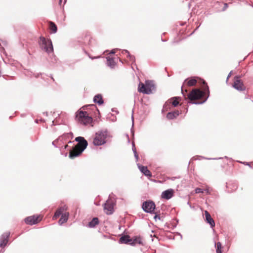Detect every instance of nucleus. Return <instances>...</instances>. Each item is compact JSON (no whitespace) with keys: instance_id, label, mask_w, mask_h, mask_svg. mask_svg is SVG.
Listing matches in <instances>:
<instances>
[{"instance_id":"nucleus-5","label":"nucleus","mask_w":253,"mask_h":253,"mask_svg":"<svg viewBox=\"0 0 253 253\" xmlns=\"http://www.w3.org/2000/svg\"><path fill=\"white\" fill-rule=\"evenodd\" d=\"M155 89V85L151 81H146L145 84L139 83L138 86V91L146 94H150L152 93V90Z\"/></svg>"},{"instance_id":"nucleus-30","label":"nucleus","mask_w":253,"mask_h":253,"mask_svg":"<svg viewBox=\"0 0 253 253\" xmlns=\"http://www.w3.org/2000/svg\"><path fill=\"white\" fill-rule=\"evenodd\" d=\"M133 111H132V114L131 116V121H132V126L131 128V132L132 133V135H134V131L133 130V126H134V118L133 115Z\"/></svg>"},{"instance_id":"nucleus-59","label":"nucleus","mask_w":253,"mask_h":253,"mask_svg":"<svg viewBox=\"0 0 253 253\" xmlns=\"http://www.w3.org/2000/svg\"><path fill=\"white\" fill-rule=\"evenodd\" d=\"M67 155V153H66L65 156H66Z\"/></svg>"},{"instance_id":"nucleus-55","label":"nucleus","mask_w":253,"mask_h":253,"mask_svg":"<svg viewBox=\"0 0 253 253\" xmlns=\"http://www.w3.org/2000/svg\"><path fill=\"white\" fill-rule=\"evenodd\" d=\"M68 143H72V142L71 141H69L68 142Z\"/></svg>"},{"instance_id":"nucleus-41","label":"nucleus","mask_w":253,"mask_h":253,"mask_svg":"<svg viewBox=\"0 0 253 253\" xmlns=\"http://www.w3.org/2000/svg\"><path fill=\"white\" fill-rule=\"evenodd\" d=\"M181 93L182 94V95L185 97L186 96V94H185V93L184 92V91H183V85L181 86Z\"/></svg>"},{"instance_id":"nucleus-12","label":"nucleus","mask_w":253,"mask_h":253,"mask_svg":"<svg viewBox=\"0 0 253 253\" xmlns=\"http://www.w3.org/2000/svg\"><path fill=\"white\" fill-rule=\"evenodd\" d=\"M137 166L139 170L145 176L151 177L152 176L151 171L148 169L146 166H144L140 164H137Z\"/></svg>"},{"instance_id":"nucleus-48","label":"nucleus","mask_w":253,"mask_h":253,"mask_svg":"<svg viewBox=\"0 0 253 253\" xmlns=\"http://www.w3.org/2000/svg\"><path fill=\"white\" fill-rule=\"evenodd\" d=\"M204 191H206L208 194H210V192H209L208 190H207V189H206H206H204Z\"/></svg>"},{"instance_id":"nucleus-4","label":"nucleus","mask_w":253,"mask_h":253,"mask_svg":"<svg viewBox=\"0 0 253 253\" xmlns=\"http://www.w3.org/2000/svg\"><path fill=\"white\" fill-rule=\"evenodd\" d=\"M39 44L40 48L48 54L53 52V47L50 39H46L41 36L40 38Z\"/></svg>"},{"instance_id":"nucleus-53","label":"nucleus","mask_w":253,"mask_h":253,"mask_svg":"<svg viewBox=\"0 0 253 253\" xmlns=\"http://www.w3.org/2000/svg\"><path fill=\"white\" fill-rule=\"evenodd\" d=\"M38 122H39V120H35V122H36V123H38Z\"/></svg>"},{"instance_id":"nucleus-14","label":"nucleus","mask_w":253,"mask_h":253,"mask_svg":"<svg viewBox=\"0 0 253 253\" xmlns=\"http://www.w3.org/2000/svg\"><path fill=\"white\" fill-rule=\"evenodd\" d=\"M73 137V134L72 132L64 133L62 135L60 136L57 138V141H59L62 143H64V142L67 141L68 139L70 137L72 138Z\"/></svg>"},{"instance_id":"nucleus-54","label":"nucleus","mask_w":253,"mask_h":253,"mask_svg":"<svg viewBox=\"0 0 253 253\" xmlns=\"http://www.w3.org/2000/svg\"><path fill=\"white\" fill-rule=\"evenodd\" d=\"M246 165H248V166H250V164H249V163H247H247H246Z\"/></svg>"},{"instance_id":"nucleus-36","label":"nucleus","mask_w":253,"mask_h":253,"mask_svg":"<svg viewBox=\"0 0 253 253\" xmlns=\"http://www.w3.org/2000/svg\"><path fill=\"white\" fill-rule=\"evenodd\" d=\"M172 112L173 113V114L176 118L177 117H178L180 114V112L178 110H175V111H172Z\"/></svg>"},{"instance_id":"nucleus-51","label":"nucleus","mask_w":253,"mask_h":253,"mask_svg":"<svg viewBox=\"0 0 253 253\" xmlns=\"http://www.w3.org/2000/svg\"><path fill=\"white\" fill-rule=\"evenodd\" d=\"M1 48L2 49H3V47H2L1 43H0V48Z\"/></svg>"},{"instance_id":"nucleus-58","label":"nucleus","mask_w":253,"mask_h":253,"mask_svg":"<svg viewBox=\"0 0 253 253\" xmlns=\"http://www.w3.org/2000/svg\"><path fill=\"white\" fill-rule=\"evenodd\" d=\"M199 26H198V27H197V28L195 29V30H196L197 29H198V28H199Z\"/></svg>"},{"instance_id":"nucleus-11","label":"nucleus","mask_w":253,"mask_h":253,"mask_svg":"<svg viewBox=\"0 0 253 253\" xmlns=\"http://www.w3.org/2000/svg\"><path fill=\"white\" fill-rule=\"evenodd\" d=\"M174 190L172 189H169L162 193L161 198L166 200H169L174 195Z\"/></svg>"},{"instance_id":"nucleus-16","label":"nucleus","mask_w":253,"mask_h":253,"mask_svg":"<svg viewBox=\"0 0 253 253\" xmlns=\"http://www.w3.org/2000/svg\"><path fill=\"white\" fill-rule=\"evenodd\" d=\"M136 244L143 245L142 239L140 236H134L133 238L131 239L130 245L133 246Z\"/></svg>"},{"instance_id":"nucleus-26","label":"nucleus","mask_w":253,"mask_h":253,"mask_svg":"<svg viewBox=\"0 0 253 253\" xmlns=\"http://www.w3.org/2000/svg\"><path fill=\"white\" fill-rule=\"evenodd\" d=\"M65 209L64 207H60L55 212L54 215V218H57L60 215H61L62 214L63 211H64Z\"/></svg>"},{"instance_id":"nucleus-56","label":"nucleus","mask_w":253,"mask_h":253,"mask_svg":"<svg viewBox=\"0 0 253 253\" xmlns=\"http://www.w3.org/2000/svg\"><path fill=\"white\" fill-rule=\"evenodd\" d=\"M40 121H41V122H43V121H43V120H42V119H40Z\"/></svg>"},{"instance_id":"nucleus-24","label":"nucleus","mask_w":253,"mask_h":253,"mask_svg":"<svg viewBox=\"0 0 253 253\" xmlns=\"http://www.w3.org/2000/svg\"><path fill=\"white\" fill-rule=\"evenodd\" d=\"M122 53H126L127 54V57L129 59V60L132 61L133 63H135V57L134 55H131L129 52L126 50L124 49L122 51Z\"/></svg>"},{"instance_id":"nucleus-64","label":"nucleus","mask_w":253,"mask_h":253,"mask_svg":"<svg viewBox=\"0 0 253 253\" xmlns=\"http://www.w3.org/2000/svg\"><path fill=\"white\" fill-rule=\"evenodd\" d=\"M185 91L186 93L187 92V90H185Z\"/></svg>"},{"instance_id":"nucleus-15","label":"nucleus","mask_w":253,"mask_h":253,"mask_svg":"<svg viewBox=\"0 0 253 253\" xmlns=\"http://www.w3.org/2000/svg\"><path fill=\"white\" fill-rule=\"evenodd\" d=\"M131 239L128 235H123L119 239V243L120 244H125L130 245Z\"/></svg>"},{"instance_id":"nucleus-32","label":"nucleus","mask_w":253,"mask_h":253,"mask_svg":"<svg viewBox=\"0 0 253 253\" xmlns=\"http://www.w3.org/2000/svg\"><path fill=\"white\" fill-rule=\"evenodd\" d=\"M153 213L155 214V216L154 217V219L155 220H157V219H158V220H161V218L160 215L158 214L157 213V212H154V213Z\"/></svg>"},{"instance_id":"nucleus-23","label":"nucleus","mask_w":253,"mask_h":253,"mask_svg":"<svg viewBox=\"0 0 253 253\" xmlns=\"http://www.w3.org/2000/svg\"><path fill=\"white\" fill-rule=\"evenodd\" d=\"M92 118L91 117H89L87 114L85 117V118L83 120V121H82L80 123L85 125L91 123L92 122Z\"/></svg>"},{"instance_id":"nucleus-33","label":"nucleus","mask_w":253,"mask_h":253,"mask_svg":"<svg viewBox=\"0 0 253 253\" xmlns=\"http://www.w3.org/2000/svg\"><path fill=\"white\" fill-rule=\"evenodd\" d=\"M204 190L200 188H197L195 189L196 193H204Z\"/></svg>"},{"instance_id":"nucleus-39","label":"nucleus","mask_w":253,"mask_h":253,"mask_svg":"<svg viewBox=\"0 0 253 253\" xmlns=\"http://www.w3.org/2000/svg\"><path fill=\"white\" fill-rule=\"evenodd\" d=\"M132 150L133 152L135 150H136V149L135 148V144H134V142L132 143Z\"/></svg>"},{"instance_id":"nucleus-35","label":"nucleus","mask_w":253,"mask_h":253,"mask_svg":"<svg viewBox=\"0 0 253 253\" xmlns=\"http://www.w3.org/2000/svg\"><path fill=\"white\" fill-rule=\"evenodd\" d=\"M200 157L202 159H207V160H219V159H222V158H221V157L216 158H205V157H202V156H200Z\"/></svg>"},{"instance_id":"nucleus-47","label":"nucleus","mask_w":253,"mask_h":253,"mask_svg":"<svg viewBox=\"0 0 253 253\" xmlns=\"http://www.w3.org/2000/svg\"><path fill=\"white\" fill-rule=\"evenodd\" d=\"M187 205H189L190 207L191 208H192V206H191V205H190V203L189 202H187Z\"/></svg>"},{"instance_id":"nucleus-18","label":"nucleus","mask_w":253,"mask_h":253,"mask_svg":"<svg viewBox=\"0 0 253 253\" xmlns=\"http://www.w3.org/2000/svg\"><path fill=\"white\" fill-rule=\"evenodd\" d=\"M69 213L66 212L61 215L60 219L58 221V223L60 225H62L63 223L66 222L68 219Z\"/></svg>"},{"instance_id":"nucleus-7","label":"nucleus","mask_w":253,"mask_h":253,"mask_svg":"<svg viewBox=\"0 0 253 253\" xmlns=\"http://www.w3.org/2000/svg\"><path fill=\"white\" fill-rule=\"evenodd\" d=\"M115 205V202L109 197L104 204V210L105 213L108 215L113 214L114 211V207Z\"/></svg>"},{"instance_id":"nucleus-37","label":"nucleus","mask_w":253,"mask_h":253,"mask_svg":"<svg viewBox=\"0 0 253 253\" xmlns=\"http://www.w3.org/2000/svg\"><path fill=\"white\" fill-rule=\"evenodd\" d=\"M58 142H59V141H57V139H56L55 140L52 142V144L55 147H57V146L56 145V143Z\"/></svg>"},{"instance_id":"nucleus-27","label":"nucleus","mask_w":253,"mask_h":253,"mask_svg":"<svg viewBox=\"0 0 253 253\" xmlns=\"http://www.w3.org/2000/svg\"><path fill=\"white\" fill-rule=\"evenodd\" d=\"M215 247L216 248V253H222L221 250V244L218 242L216 244H215Z\"/></svg>"},{"instance_id":"nucleus-10","label":"nucleus","mask_w":253,"mask_h":253,"mask_svg":"<svg viewBox=\"0 0 253 253\" xmlns=\"http://www.w3.org/2000/svg\"><path fill=\"white\" fill-rule=\"evenodd\" d=\"M38 215H34L33 216H28L25 218V222L28 225H33L37 224L38 222Z\"/></svg>"},{"instance_id":"nucleus-43","label":"nucleus","mask_w":253,"mask_h":253,"mask_svg":"<svg viewBox=\"0 0 253 253\" xmlns=\"http://www.w3.org/2000/svg\"><path fill=\"white\" fill-rule=\"evenodd\" d=\"M133 152V154H134V156H137V155H138L137 154V153L136 150L134 151Z\"/></svg>"},{"instance_id":"nucleus-52","label":"nucleus","mask_w":253,"mask_h":253,"mask_svg":"<svg viewBox=\"0 0 253 253\" xmlns=\"http://www.w3.org/2000/svg\"><path fill=\"white\" fill-rule=\"evenodd\" d=\"M62 0H59V4H61V2H62Z\"/></svg>"},{"instance_id":"nucleus-9","label":"nucleus","mask_w":253,"mask_h":253,"mask_svg":"<svg viewBox=\"0 0 253 253\" xmlns=\"http://www.w3.org/2000/svg\"><path fill=\"white\" fill-rule=\"evenodd\" d=\"M10 232H6L3 233L0 237V247L1 248L5 247L8 242Z\"/></svg>"},{"instance_id":"nucleus-6","label":"nucleus","mask_w":253,"mask_h":253,"mask_svg":"<svg viewBox=\"0 0 253 253\" xmlns=\"http://www.w3.org/2000/svg\"><path fill=\"white\" fill-rule=\"evenodd\" d=\"M155 208V204L151 200H147L144 202L142 205V209L146 213L151 214L154 213Z\"/></svg>"},{"instance_id":"nucleus-38","label":"nucleus","mask_w":253,"mask_h":253,"mask_svg":"<svg viewBox=\"0 0 253 253\" xmlns=\"http://www.w3.org/2000/svg\"><path fill=\"white\" fill-rule=\"evenodd\" d=\"M232 71H230V73H229V74L228 75V76L227 77V78H226V82H228L229 79L231 77V76L232 75Z\"/></svg>"},{"instance_id":"nucleus-29","label":"nucleus","mask_w":253,"mask_h":253,"mask_svg":"<svg viewBox=\"0 0 253 253\" xmlns=\"http://www.w3.org/2000/svg\"><path fill=\"white\" fill-rule=\"evenodd\" d=\"M166 117L169 120H173V119L176 118V117H175V116L172 112H169L167 114Z\"/></svg>"},{"instance_id":"nucleus-8","label":"nucleus","mask_w":253,"mask_h":253,"mask_svg":"<svg viewBox=\"0 0 253 253\" xmlns=\"http://www.w3.org/2000/svg\"><path fill=\"white\" fill-rule=\"evenodd\" d=\"M240 77L236 76L235 77V81L233 84V87L238 91H244L246 90V87L243 82L240 79Z\"/></svg>"},{"instance_id":"nucleus-63","label":"nucleus","mask_w":253,"mask_h":253,"mask_svg":"<svg viewBox=\"0 0 253 253\" xmlns=\"http://www.w3.org/2000/svg\"><path fill=\"white\" fill-rule=\"evenodd\" d=\"M112 111H115V110H114V109H112Z\"/></svg>"},{"instance_id":"nucleus-45","label":"nucleus","mask_w":253,"mask_h":253,"mask_svg":"<svg viewBox=\"0 0 253 253\" xmlns=\"http://www.w3.org/2000/svg\"><path fill=\"white\" fill-rule=\"evenodd\" d=\"M68 147H69V146H68V145H64V146H63V148H64V149H67Z\"/></svg>"},{"instance_id":"nucleus-22","label":"nucleus","mask_w":253,"mask_h":253,"mask_svg":"<svg viewBox=\"0 0 253 253\" xmlns=\"http://www.w3.org/2000/svg\"><path fill=\"white\" fill-rule=\"evenodd\" d=\"M107 65L111 69H114L116 66V63L113 58L107 57Z\"/></svg>"},{"instance_id":"nucleus-31","label":"nucleus","mask_w":253,"mask_h":253,"mask_svg":"<svg viewBox=\"0 0 253 253\" xmlns=\"http://www.w3.org/2000/svg\"><path fill=\"white\" fill-rule=\"evenodd\" d=\"M57 58H56L55 55H54V54H52V56L51 57V62H52L53 63H57Z\"/></svg>"},{"instance_id":"nucleus-28","label":"nucleus","mask_w":253,"mask_h":253,"mask_svg":"<svg viewBox=\"0 0 253 253\" xmlns=\"http://www.w3.org/2000/svg\"><path fill=\"white\" fill-rule=\"evenodd\" d=\"M179 98V97H173L171 98V99L173 100L172 102V105L174 107H176L178 105L179 102L178 101V99Z\"/></svg>"},{"instance_id":"nucleus-40","label":"nucleus","mask_w":253,"mask_h":253,"mask_svg":"<svg viewBox=\"0 0 253 253\" xmlns=\"http://www.w3.org/2000/svg\"><path fill=\"white\" fill-rule=\"evenodd\" d=\"M227 7H228V4L227 3H224V7L222 8V10L223 11L225 10L226 9V8H227Z\"/></svg>"},{"instance_id":"nucleus-42","label":"nucleus","mask_w":253,"mask_h":253,"mask_svg":"<svg viewBox=\"0 0 253 253\" xmlns=\"http://www.w3.org/2000/svg\"><path fill=\"white\" fill-rule=\"evenodd\" d=\"M40 75H42V73H38L36 74H34L36 78H38L39 77Z\"/></svg>"},{"instance_id":"nucleus-20","label":"nucleus","mask_w":253,"mask_h":253,"mask_svg":"<svg viewBox=\"0 0 253 253\" xmlns=\"http://www.w3.org/2000/svg\"><path fill=\"white\" fill-rule=\"evenodd\" d=\"M99 223L97 217H93L92 219L88 223V227L89 228H94Z\"/></svg>"},{"instance_id":"nucleus-61","label":"nucleus","mask_w":253,"mask_h":253,"mask_svg":"<svg viewBox=\"0 0 253 253\" xmlns=\"http://www.w3.org/2000/svg\"><path fill=\"white\" fill-rule=\"evenodd\" d=\"M225 158L228 159V157L227 156H225Z\"/></svg>"},{"instance_id":"nucleus-44","label":"nucleus","mask_w":253,"mask_h":253,"mask_svg":"<svg viewBox=\"0 0 253 253\" xmlns=\"http://www.w3.org/2000/svg\"><path fill=\"white\" fill-rule=\"evenodd\" d=\"M134 157H135V159H136V161H138V159H139L138 155H137V156H134Z\"/></svg>"},{"instance_id":"nucleus-49","label":"nucleus","mask_w":253,"mask_h":253,"mask_svg":"<svg viewBox=\"0 0 253 253\" xmlns=\"http://www.w3.org/2000/svg\"><path fill=\"white\" fill-rule=\"evenodd\" d=\"M126 136L128 138V142H129V137H128V134H126Z\"/></svg>"},{"instance_id":"nucleus-46","label":"nucleus","mask_w":253,"mask_h":253,"mask_svg":"<svg viewBox=\"0 0 253 253\" xmlns=\"http://www.w3.org/2000/svg\"><path fill=\"white\" fill-rule=\"evenodd\" d=\"M43 114L46 116H47L48 115V113L47 112H43Z\"/></svg>"},{"instance_id":"nucleus-13","label":"nucleus","mask_w":253,"mask_h":253,"mask_svg":"<svg viewBox=\"0 0 253 253\" xmlns=\"http://www.w3.org/2000/svg\"><path fill=\"white\" fill-rule=\"evenodd\" d=\"M205 218H206V222L209 223L211 228H213L215 226V223L213 220V219L211 217V214L210 213L207 211H205Z\"/></svg>"},{"instance_id":"nucleus-21","label":"nucleus","mask_w":253,"mask_h":253,"mask_svg":"<svg viewBox=\"0 0 253 253\" xmlns=\"http://www.w3.org/2000/svg\"><path fill=\"white\" fill-rule=\"evenodd\" d=\"M184 83L186 84L189 86H194L197 83V80L195 78H191L189 80L188 79H185Z\"/></svg>"},{"instance_id":"nucleus-60","label":"nucleus","mask_w":253,"mask_h":253,"mask_svg":"<svg viewBox=\"0 0 253 253\" xmlns=\"http://www.w3.org/2000/svg\"><path fill=\"white\" fill-rule=\"evenodd\" d=\"M51 78L54 81V79L52 76H51Z\"/></svg>"},{"instance_id":"nucleus-62","label":"nucleus","mask_w":253,"mask_h":253,"mask_svg":"<svg viewBox=\"0 0 253 253\" xmlns=\"http://www.w3.org/2000/svg\"><path fill=\"white\" fill-rule=\"evenodd\" d=\"M112 111H115V110H114V109H112Z\"/></svg>"},{"instance_id":"nucleus-19","label":"nucleus","mask_w":253,"mask_h":253,"mask_svg":"<svg viewBox=\"0 0 253 253\" xmlns=\"http://www.w3.org/2000/svg\"><path fill=\"white\" fill-rule=\"evenodd\" d=\"M87 114L86 111H80L78 114H76V118H78V121L81 123Z\"/></svg>"},{"instance_id":"nucleus-25","label":"nucleus","mask_w":253,"mask_h":253,"mask_svg":"<svg viewBox=\"0 0 253 253\" xmlns=\"http://www.w3.org/2000/svg\"><path fill=\"white\" fill-rule=\"evenodd\" d=\"M49 28L52 33H56L57 31V27L53 22H49Z\"/></svg>"},{"instance_id":"nucleus-57","label":"nucleus","mask_w":253,"mask_h":253,"mask_svg":"<svg viewBox=\"0 0 253 253\" xmlns=\"http://www.w3.org/2000/svg\"><path fill=\"white\" fill-rule=\"evenodd\" d=\"M162 42H166V40H163V39H162Z\"/></svg>"},{"instance_id":"nucleus-34","label":"nucleus","mask_w":253,"mask_h":253,"mask_svg":"<svg viewBox=\"0 0 253 253\" xmlns=\"http://www.w3.org/2000/svg\"><path fill=\"white\" fill-rule=\"evenodd\" d=\"M85 53L88 56L89 58L91 59H97V58H100V56H91L87 52H85Z\"/></svg>"},{"instance_id":"nucleus-3","label":"nucleus","mask_w":253,"mask_h":253,"mask_svg":"<svg viewBox=\"0 0 253 253\" xmlns=\"http://www.w3.org/2000/svg\"><path fill=\"white\" fill-rule=\"evenodd\" d=\"M108 133L107 130H101L96 132L93 140L94 145L99 146L105 144L106 143V139L108 136Z\"/></svg>"},{"instance_id":"nucleus-17","label":"nucleus","mask_w":253,"mask_h":253,"mask_svg":"<svg viewBox=\"0 0 253 253\" xmlns=\"http://www.w3.org/2000/svg\"><path fill=\"white\" fill-rule=\"evenodd\" d=\"M93 102L99 105L103 104L104 101L102 95L100 94L95 95L93 98Z\"/></svg>"},{"instance_id":"nucleus-1","label":"nucleus","mask_w":253,"mask_h":253,"mask_svg":"<svg viewBox=\"0 0 253 253\" xmlns=\"http://www.w3.org/2000/svg\"><path fill=\"white\" fill-rule=\"evenodd\" d=\"M205 85L204 90L199 88H194L187 95L185 99L189 100V103L192 104L200 105L204 103L210 96V89L205 81H203Z\"/></svg>"},{"instance_id":"nucleus-2","label":"nucleus","mask_w":253,"mask_h":253,"mask_svg":"<svg viewBox=\"0 0 253 253\" xmlns=\"http://www.w3.org/2000/svg\"><path fill=\"white\" fill-rule=\"evenodd\" d=\"M75 141L78 142V147H75L69 152V157L73 159L79 156L87 146V141L84 137L78 136L75 138Z\"/></svg>"},{"instance_id":"nucleus-50","label":"nucleus","mask_w":253,"mask_h":253,"mask_svg":"<svg viewBox=\"0 0 253 253\" xmlns=\"http://www.w3.org/2000/svg\"><path fill=\"white\" fill-rule=\"evenodd\" d=\"M110 53L114 54L115 53V51H114L113 50H112L111 52H110Z\"/></svg>"}]
</instances>
